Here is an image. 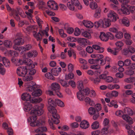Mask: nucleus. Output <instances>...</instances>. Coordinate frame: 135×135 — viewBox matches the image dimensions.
<instances>
[{
    "mask_svg": "<svg viewBox=\"0 0 135 135\" xmlns=\"http://www.w3.org/2000/svg\"><path fill=\"white\" fill-rule=\"evenodd\" d=\"M65 28L66 30L67 33L69 34H71L73 33L74 31V29L71 27H68L67 28L65 27Z\"/></svg>",
    "mask_w": 135,
    "mask_h": 135,
    "instance_id": "e2e57ef3",
    "label": "nucleus"
},
{
    "mask_svg": "<svg viewBox=\"0 0 135 135\" xmlns=\"http://www.w3.org/2000/svg\"><path fill=\"white\" fill-rule=\"evenodd\" d=\"M78 99L80 101H83L84 98V95L81 91H79L77 93Z\"/></svg>",
    "mask_w": 135,
    "mask_h": 135,
    "instance_id": "7c9ffc66",
    "label": "nucleus"
},
{
    "mask_svg": "<svg viewBox=\"0 0 135 135\" xmlns=\"http://www.w3.org/2000/svg\"><path fill=\"white\" fill-rule=\"evenodd\" d=\"M81 33L80 30L78 28H76L75 29L74 34L75 36H78Z\"/></svg>",
    "mask_w": 135,
    "mask_h": 135,
    "instance_id": "69168bd1",
    "label": "nucleus"
},
{
    "mask_svg": "<svg viewBox=\"0 0 135 135\" xmlns=\"http://www.w3.org/2000/svg\"><path fill=\"white\" fill-rule=\"evenodd\" d=\"M122 24L126 27H129L130 25V22L129 19L126 17H124L119 20Z\"/></svg>",
    "mask_w": 135,
    "mask_h": 135,
    "instance_id": "2eb2a0df",
    "label": "nucleus"
},
{
    "mask_svg": "<svg viewBox=\"0 0 135 135\" xmlns=\"http://www.w3.org/2000/svg\"><path fill=\"white\" fill-rule=\"evenodd\" d=\"M111 22L108 18H105L102 20V27L104 28H106L108 27L111 25Z\"/></svg>",
    "mask_w": 135,
    "mask_h": 135,
    "instance_id": "9d476101",
    "label": "nucleus"
},
{
    "mask_svg": "<svg viewBox=\"0 0 135 135\" xmlns=\"http://www.w3.org/2000/svg\"><path fill=\"white\" fill-rule=\"evenodd\" d=\"M132 61L130 59H126L124 61V66H129L131 64Z\"/></svg>",
    "mask_w": 135,
    "mask_h": 135,
    "instance_id": "864d4df0",
    "label": "nucleus"
},
{
    "mask_svg": "<svg viewBox=\"0 0 135 135\" xmlns=\"http://www.w3.org/2000/svg\"><path fill=\"white\" fill-rule=\"evenodd\" d=\"M89 122L86 120H82L80 124V127L84 129H86L89 127Z\"/></svg>",
    "mask_w": 135,
    "mask_h": 135,
    "instance_id": "f8f14e48",
    "label": "nucleus"
},
{
    "mask_svg": "<svg viewBox=\"0 0 135 135\" xmlns=\"http://www.w3.org/2000/svg\"><path fill=\"white\" fill-rule=\"evenodd\" d=\"M40 126V127L35 130V132L36 133H40L41 132H44L46 131L47 129L46 127L44 126Z\"/></svg>",
    "mask_w": 135,
    "mask_h": 135,
    "instance_id": "c756f323",
    "label": "nucleus"
},
{
    "mask_svg": "<svg viewBox=\"0 0 135 135\" xmlns=\"http://www.w3.org/2000/svg\"><path fill=\"white\" fill-rule=\"evenodd\" d=\"M23 40L20 37L16 39L14 41L15 44L17 45H22L23 44Z\"/></svg>",
    "mask_w": 135,
    "mask_h": 135,
    "instance_id": "2f4dec72",
    "label": "nucleus"
},
{
    "mask_svg": "<svg viewBox=\"0 0 135 135\" xmlns=\"http://www.w3.org/2000/svg\"><path fill=\"white\" fill-rule=\"evenodd\" d=\"M121 10L123 13L126 15H129L130 13V11L126 8L122 7Z\"/></svg>",
    "mask_w": 135,
    "mask_h": 135,
    "instance_id": "bf43d9fd",
    "label": "nucleus"
},
{
    "mask_svg": "<svg viewBox=\"0 0 135 135\" xmlns=\"http://www.w3.org/2000/svg\"><path fill=\"white\" fill-rule=\"evenodd\" d=\"M77 42L81 45H85L89 43L88 41L84 38H79L77 40Z\"/></svg>",
    "mask_w": 135,
    "mask_h": 135,
    "instance_id": "dca6fc26",
    "label": "nucleus"
},
{
    "mask_svg": "<svg viewBox=\"0 0 135 135\" xmlns=\"http://www.w3.org/2000/svg\"><path fill=\"white\" fill-rule=\"evenodd\" d=\"M12 62L16 66H18L22 64V61L20 59L12 58L11 60Z\"/></svg>",
    "mask_w": 135,
    "mask_h": 135,
    "instance_id": "6ab92c4d",
    "label": "nucleus"
},
{
    "mask_svg": "<svg viewBox=\"0 0 135 135\" xmlns=\"http://www.w3.org/2000/svg\"><path fill=\"white\" fill-rule=\"evenodd\" d=\"M89 5L90 8L92 9H95L98 7L97 3L94 2H90Z\"/></svg>",
    "mask_w": 135,
    "mask_h": 135,
    "instance_id": "37998d69",
    "label": "nucleus"
},
{
    "mask_svg": "<svg viewBox=\"0 0 135 135\" xmlns=\"http://www.w3.org/2000/svg\"><path fill=\"white\" fill-rule=\"evenodd\" d=\"M108 127H103L101 129L100 133L102 135H107L108 133Z\"/></svg>",
    "mask_w": 135,
    "mask_h": 135,
    "instance_id": "49530a36",
    "label": "nucleus"
},
{
    "mask_svg": "<svg viewBox=\"0 0 135 135\" xmlns=\"http://www.w3.org/2000/svg\"><path fill=\"white\" fill-rule=\"evenodd\" d=\"M24 62L26 64L29 66L31 68H34L35 67V65L33 64V61L30 59H25Z\"/></svg>",
    "mask_w": 135,
    "mask_h": 135,
    "instance_id": "bb28decb",
    "label": "nucleus"
},
{
    "mask_svg": "<svg viewBox=\"0 0 135 135\" xmlns=\"http://www.w3.org/2000/svg\"><path fill=\"white\" fill-rule=\"evenodd\" d=\"M90 68L91 69L97 70H99L100 68V67L99 64H95L91 65Z\"/></svg>",
    "mask_w": 135,
    "mask_h": 135,
    "instance_id": "6e6d98bb",
    "label": "nucleus"
},
{
    "mask_svg": "<svg viewBox=\"0 0 135 135\" xmlns=\"http://www.w3.org/2000/svg\"><path fill=\"white\" fill-rule=\"evenodd\" d=\"M59 32L60 35L62 37H65L67 36L66 34L64 33V30L62 29L59 30Z\"/></svg>",
    "mask_w": 135,
    "mask_h": 135,
    "instance_id": "0e129e2a",
    "label": "nucleus"
},
{
    "mask_svg": "<svg viewBox=\"0 0 135 135\" xmlns=\"http://www.w3.org/2000/svg\"><path fill=\"white\" fill-rule=\"evenodd\" d=\"M123 36V34L122 32L120 31H119L117 32L115 35V37L118 39H122Z\"/></svg>",
    "mask_w": 135,
    "mask_h": 135,
    "instance_id": "09e8293b",
    "label": "nucleus"
},
{
    "mask_svg": "<svg viewBox=\"0 0 135 135\" xmlns=\"http://www.w3.org/2000/svg\"><path fill=\"white\" fill-rule=\"evenodd\" d=\"M61 69L60 67H57L52 69L51 70L52 74L55 76H57L61 71Z\"/></svg>",
    "mask_w": 135,
    "mask_h": 135,
    "instance_id": "4468645a",
    "label": "nucleus"
},
{
    "mask_svg": "<svg viewBox=\"0 0 135 135\" xmlns=\"http://www.w3.org/2000/svg\"><path fill=\"white\" fill-rule=\"evenodd\" d=\"M99 37L100 39L103 41H107L108 40L107 33H105L104 32H101Z\"/></svg>",
    "mask_w": 135,
    "mask_h": 135,
    "instance_id": "412c9836",
    "label": "nucleus"
},
{
    "mask_svg": "<svg viewBox=\"0 0 135 135\" xmlns=\"http://www.w3.org/2000/svg\"><path fill=\"white\" fill-rule=\"evenodd\" d=\"M81 91L83 93H84L85 95H88L89 94L90 91V90L88 88L86 87L84 89H83Z\"/></svg>",
    "mask_w": 135,
    "mask_h": 135,
    "instance_id": "13d9d810",
    "label": "nucleus"
},
{
    "mask_svg": "<svg viewBox=\"0 0 135 135\" xmlns=\"http://www.w3.org/2000/svg\"><path fill=\"white\" fill-rule=\"evenodd\" d=\"M33 35L37 41H40L42 39V35L40 33V32L37 33L36 32L34 31L33 32Z\"/></svg>",
    "mask_w": 135,
    "mask_h": 135,
    "instance_id": "393cba45",
    "label": "nucleus"
},
{
    "mask_svg": "<svg viewBox=\"0 0 135 135\" xmlns=\"http://www.w3.org/2000/svg\"><path fill=\"white\" fill-rule=\"evenodd\" d=\"M71 1L74 5L76 7L79 9L80 10L82 8V6L78 0H71Z\"/></svg>",
    "mask_w": 135,
    "mask_h": 135,
    "instance_id": "a211bd4d",
    "label": "nucleus"
},
{
    "mask_svg": "<svg viewBox=\"0 0 135 135\" xmlns=\"http://www.w3.org/2000/svg\"><path fill=\"white\" fill-rule=\"evenodd\" d=\"M6 72V70L3 68L2 64H0V74L2 75H4Z\"/></svg>",
    "mask_w": 135,
    "mask_h": 135,
    "instance_id": "8fccbe9b",
    "label": "nucleus"
},
{
    "mask_svg": "<svg viewBox=\"0 0 135 135\" xmlns=\"http://www.w3.org/2000/svg\"><path fill=\"white\" fill-rule=\"evenodd\" d=\"M107 35L108 38V40L109 39L110 40H113L114 39V35L110 32H107Z\"/></svg>",
    "mask_w": 135,
    "mask_h": 135,
    "instance_id": "052dcab7",
    "label": "nucleus"
},
{
    "mask_svg": "<svg viewBox=\"0 0 135 135\" xmlns=\"http://www.w3.org/2000/svg\"><path fill=\"white\" fill-rule=\"evenodd\" d=\"M124 81L127 83H132L135 81V77H130L125 78Z\"/></svg>",
    "mask_w": 135,
    "mask_h": 135,
    "instance_id": "cd10ccee",
    "label": "nucleus"
},
{
    "mask_svg": "<svg viewBox=\"0 0 135 135\" xmlns=\"http://www.w3.org/2000/svg\"><path fill=\"white\" fill-rule=\"evenodd\" d=\"M97 64L100 65H103L106 64L105 61L103 59H95Z\"/></svg>",
    "mask_w": 135,
    "mask_h": 135,
    "instance_id": "de8ad7c7",
    "label": "nucleus"
},
{
    "mask_svg": "<svg viewBox=\"0 0 135 135\" xmlns=\"http://www.w3.org/2000/svg\"><path fill=\"white\" fill-rule=\"evenodd\" d=\"M82 22L84 26L88 28H91L94 26V23L90 21L84 20H83Z\"/></svg>",
    "mask_w": 135,
    "mask_h": 135,
    "instance_id": "423d86ee",
    "label": "nucleus"
},
{
    "mask_svg": "<svg viewBox=\"0 0 135 135\" xmlns=\"http://www.w3.org/2000/svg\"><path fill=\"white\" fill-rule=\"evenodd\" d=\"M27 70L26 66H20L17 69L16 73L18 76H22L27 74Z\"/></svg>",
    "mask_w": 135,
    "mask_h": 135,
    "instance_id": "7ed1b4c3",
    "label": "nucleus"
},
{
    "mask_svg": "<svg viewBox=\"0 0 135 135\" xmlns=\"http://www.w3.org/2000/svg\"><path fill=\"white\" fill-rule=\"evenodd\" d=\"M42 93V91L40 89H38L32 92V96H39Z\"/></svg>",
    "mask_w": 135,
    "mask_h": 135,
    "instance_id": "e433bc0d",
    "label": "nucleus"
},
{
    "mask_svg": "<svg viewBox=\"0 0 135 135\" xmlns=\"http://www.w3.org/2000/svg\"><path fill=\"white\" fill-rule=\"evenodd\" d=\"M16 51L10 50H7L4 53V54L6 56H11L12 57H14L16 56Z\"/></svg>",
    "mask_w": 135,
    "mask_h": 135,
    "instance_id": "4be33fe9",
    "label": "nucleus"
},
{
    "mask_svg": "<svg viewBox=\"0 0 135 135\" xmlns=\"http://www.w3.org/2000/svg\"><path fill=\"white\" fill-rule=\"evenodd\" d=\"M48 110L50 112L52 113L53 117H55L56 116L59 115L57 113L56 109L53 107L49 106Z\"/></svg>",
    "mask_w": 135,
    "mask_h": 135,
    "instance_id": "9b49d317",
    "label": "nucleus"
},
{
    "mask_svg": "<svg viewBox=\"0 0 135 135\" xmlns=\"http://www.w3.org/2000/svg\"><path fill=\"white\" fill-rule=\"evenodd\" d=\"M99 126V123L97 121H95L93 122L91 126V128L93 129H98Z\"/></svg>",
    "mask_w": 135,
    "mask_h": 135,
    "instance_id": "79ce46f5",
    "label": "nucleus"
},
{
    "mask_svg": "<svg viewBox=\"0 0 135 135\" xmlns=\"http://www.w3.org/2000/svg\"><path fill=\"white\" fill-rule=\"evenodd\" d=\"M101 9H97L94 15V17L97 18H100L101 15Z\"/></svg>",
    "mask_w": 135,
    "mask_h": 135,
    "instance_id": "a19ab883",
    "label": "nucleus"
},
{
    "mask_svg": "<svg viewBox=\"0 0 135 135\" xmlns=\"http://www.w3.org/2000/svg\"><path fill=\"white\" fill-rule=\"evenodd\" d=\"M42 100V99L41 98H35L31 99L30 102L32 103H38L40 102Z\"/></svg>",
    "mask_w": 135,
    "mask_h": 135,
    "instance_id": "5fc2aeb1",
    "label": "nucleus"
},
{
    "mask_svg": "<svg viewBox=\"0 0 135 135\" xmlns=\"http://www.w3.org/2000/svg\"><path fill=\"white\" fill-rule=\"evenodd\" d=\"M107 16L108 18L113 22H115L119 18L117 13L112 10H110L108 12Z\"/></svg>",
    "mask_w": 135,
    "mask_h": 135,
    "instance_id": "f03ea898",
    "label": "nucleus"
},
{
    "mask_svg": "<svg viewBox=\"0 0 135 135\" xmlns=\"http://www.w3.org/2000/svg\"><path fill=\"white\" fill-rule=\"evenodd\" d=\"M95 108L96 109L97 112L101 110L102 109V107L101 104L99 103H97L96 104L95 106Z\"/></svg>",
    "mask_w": 135,
    "mask_h": 135,
    "instance_id": "680f3d73",
    "label": "nucleus"
},
{
    "mask_svg": "<svg viewBox=\"0 0 135 135\" xmlns=\"http://www.w3.org/2000/svg\"><path fill=\"white\" fill-rule=\"evenodd\" d=\"M59 115L56 116L55 117H53V119L51 118L49 119L48 120L49 123L50 125L51 128L53 129H55V128L53 125V122L55 124H58L60 122L59 120Z\"/></svg>",
    "mask_w": 135,
    "mask_h": 135,
    "instance_id": "39448f33",
    "label": "nucleus"
},
{
    "mask_svg": "<svg viewBox=\"0 0 135 135\" xmlns=\"http://www.w3.org/2000/svg\"><path fill=\"white\" fill-rule=\"evenodd\" d=\"M3 63L5 66L7 68H9L10 66V64L9 60L6 58L3 57Z\"/></svg>",
    "mask_w": 135,
    "mask_h": 135,
    "instance_id": "473e14b6",
    "label": "nucleus"
},
{
    "mask_svg": "<svg viewBox=\"0 0 135 135\" xmlns=\"http://www.w3.org/2000/svg\"><path fill=\"white\" fill-rule=\"evenodd\" d=\"M102 20H100L98 21L95 22L94 24L95 27L96 28H98L100 26L102 27Z\"/></svg>",
    "mask_w": 135,
    "mask_h": 135,
    "instance_id": "a18cd8bd",
    "label": "nucleus"
},
{
    "mask_svg": "<svg viewBox=\"0 0 135 135\" xmlns=\"http://www.w3.org/2000/svg\"><path fill=\"white\" fill-rule=\"evenodd\" d=\"M32 107V105L31 104L26 102L24 104V110L25 112H28L31 109Z\"/></svg>",
    "mask_w": 135,
    "mask_h": 135,
    "instance_id": "aec40b11",
    "label": "nucleus"
},
{
    "mask_svg": "<svg viewBox=\"0 0 135 135\" xmlns=\"http://www.w3.org/2000/svg\"><path fill=\"white\" fill-rule=\"evenodd\" d=\"M84 100L86 103L88 104L90 106H93L95 104V103L93 100L89 97H86Z\"/></svg>",
    "mask_w": 135,
    "mask_h": 135,
    "instance_id": "a878e982",
    "label": "nucleus"
},
{
    "mask_svg": "<svg viewBox=\"0 0 135 135\" xmlns=\"http://www.w3.org/2000/svg\"><path fill=\"white\" fill-rule=\"evenodd\" d=\"M82 34L83 36L85 37L88 38H91L90 34L88 31H84L82 32Z\"/></svg>",
    "mask_w": 135,
    "mask_h": 135,
    "instance_id": "c03bdc74",
    "label": "nucleus"
},
{
    "mask_svg": "<svg viewBox=\"0 0 135 135\" xmlns=\"http://www.w3.org/2000/svg\"><path fill=\"white\" fill-rule=\"evenodd\" d=\"M115 45L118 48H120L123 46L124 44L122 41H118L115 43Z\"/></svg>",
    "mask_w": 135,
    "mask_h": 135,
    "instance_id": "3c124183",
    "label": "nucleus"
},
{
    "mask_svg": "<svg viewBox=\"0 0 135 135\" xmlns=\"http://www.w3.org/2000/svg\"><path fill=\"white\" fill-rule=\"evenodd\" d=\"M31 95L27 93H23L21 95L22 99L25 101H30V102L31 99Z\"/></svg>",
    "mask_w": 135,
    "mask_h": 135,
    "instance_id": "1a4fd4ad",
    "label": "nucleus"
},
{
    "mask_svg": "<svg viewBox=\"0 0 135 135\" xmlns=\"http://www.w3.org/2000/svg\"><path fill=\"white\" fill-rule=\"evenodd\" d=\"M37 52L36 50H33L31 51H30L27 54V56L30 57H35L37 55Z\"/></svg>",
    "mask_w": 135,
    "mask_h": 135,
    "instance_id": "b1692460",
    "label": "nucleus"
},
{
    "mask_svg": "<svg viewBox=\"0 0 135 135\" xmlns=\"http://www.w3.org/2000/svg\"><path fill=\"white\" fill-rule=\"evenodd\" d=\"M48 103L50 105L49 106L53 107L55 104L54 101L51 98H50L48 99Z\"/></svg>",
    "mask_w": 135,
    "mask_h": 135,
    "instance_id": "774afa93",
    "label": "nucleus"
},
{
    "mask_svg": "<svg viewBox=\"0 0 135 135\" xmlns=\"http://www.w3.org/2000/svg\"><path fill=\"white\" fill-rule=\"evenodd\" d=\"M4 45L7 48H10L12 46L13 43L9 40H5L3 41Z\"/></svg>",
    "mask_w": 135,
    "mask_h": 135,
    "instance_id": "5701e85b",
    "label": "nucleus"
},
{
    "mask_svg": "<svg viewBox=\"0 0 135 135\" xmlns=\"http://www.w3.org/2000/svg\"><path fill=\"white\" fill-rule=\"evenodd\" d=\"M51 89L55 92L58 90H59L60 89L59 85L56 83H52L51 85Z\"/></svg>",
    "mask_w": 135,
    "mask_h": 135,
    "instance_id": "f3484780",
    "label": "nucleus"
},
{
    "mask_svg": "<svg viewBox=\"0 0 135 135\" xmlns=\"http://www.w3.org/2000/svg\"><path fill=\"white\" fill-rule=\"evenodd\" d=\"M101 46V44L100 43H99L98 45H93L92 47L94 49L98 50L99 53H102L104 52V50L103 48L100 47Z\"/></svg>",
    "mask_w": 135,
    "mask_h": 135,
    "instance_id": "6e6552de",
    "label": "nucleus"
},
{
    "mask_svg": "<svg viewBox=\"0 0 135 135\" xmlns=\"http://www.w3.org/2000/svg\"><path fill=\"white\" fill-rule=\"evenodd\" d=\"M22 79L23 81H30L32 80L33 79L32 77L30 75H28L27 74L23 76Z\"/></svg>",
    "mask_w": 135,
    "mask_h": 135,
    "instance_id": "f704fd0d",
    "label": "nucleus"
},
{
    "mask_svg": "<svg viewBox=\"0 0 135 135\" xmlns=\"http://www.w3.org/2000/svg\"><path fill=\"white\" fill-rule=\"evenodd\" d=\"M13 13L14 14L13 17L16 20L18 21L20 20V17L16 10H14Z\"/></svg>",
    "mask_w": 135,
    "mask_h": 135,
    "instance_id": "603ef678",
    "label": "nucleus"
},
{
    "mask_svg": "<svg viewBox=\"0 0 135 135\" xmlns=\"http://www.w3.org/2000/svg\"><path fill=\"white\" fill-rule=\"evenodd\" d=\"M118 92L116 91H112L111 92L108 93L107 94V95L110 98L113 97H116L118 96Z\"/></svg>",
    "mask_w": 135,
    "mask_h": 135,
    "instance_id": "4c0bfd02",
    "label": "nucleus"
},
{
    "mask_svg": "<svg viewBox=\"0 0 135 135\" xmlns=\"http://www.w3.org/2000/svg\"><path fill=\"white\" fill-rule=\"evenodd\" d=\"M122 118L123 119L128 122L130 124H132L133 123L132 119L127 114H124L122 115Z\"/></svg>",
    "mask_w": 135,
    "mask_h": 135,
    "instance_id": "ddd939ff",
    "label": "nucleus"
},
{
    "mask_svg": "<svg viewBox=\"0 0 135 135\" xmlns=\"http://www.w3.org/2000/svg\"><path fill=\"white\" fill-rule=\"evenodd\" d=\"M55 102L57 105L60 107L62 108L65 107V104L61 100L56 99H55Z\"/></svg>",
    "mask_w": 135,
    "mask_h": 135,
    "instance_id": "58836bf2",
    "label": "nucleus"
},
{
    "mask_svg": "<svg viewBox=\"0 0 135 135\" xmlns=\"http://www.w3.org/2000/svg\"><path fill=\"white\" fill-rule=\"evenodd\" d=\"M44 107L43 104L39 106L36 105L34 106L33 109L31 110L30 114L32 116H30L28 119V122H30L31 126L32 127H39L43 126L45 124V121L44 120L39 119L37 120V117L36 115H41L43 113L42 109Z\"/></svg>",
    "mask_w": 135,
    "mask_h": 135,
    "instance_id": "f257e3e1",
    "label": "nucleus"
},
{
    "mask_svg": "<svg viewBox=\"0 0 135 135\" xmlns=\"http://www.w3.org/2000/svg\"><path fill=\"white\" fill-rule=\"evenodd\" d=\"M88 112L89 114L91 115H93L97 112L95 109L93 107H90L88 108Z\"/></svg>",
    "mask_w": 135,
    "mask_h": 135,
    "instance_id": "72a5a7b5",
    "label": "nucleus"
},
{
    "mask_svg": "<svg viewBox=\"0 0 135 135\" xmlns=\"http://www.w3.org/2000/svg\"><path fill=\"white\" fill-rule=\"evenodd\" d=\"M35 88L33 85L28 86H27L26 88V90L29 92H32L33 91L35 90Z\"/></svg>",
    "mask_w": 135,
    "mask_h": 135,
    "instance_id": "4d7b16f0",
    "label": "nucleus"
},
{
    "mask_svg": "<svg viewBox=\"0 0 135 135\" xmlns=\"http://www.w3.org/2000/svg\"><path fill=\"white\" fill-rule=\"evenodd\" d=\"M77 88L79 91H82L84 88L83 81L82 80H79L77 82Z\"/></svg>",
    "mask_w": 135,
    "mask_h": 135,
    "instance_id": "c9c22d12",
    "label": "nucleus"
},
{
    "mask_svg": "<svg viewBox=\"0 0 135 135\" xmlns=\"http://www.w3.org/2000/svg\"><path fill=\"white\" fill-rule=\"evenodd\" d=\"M32 48V46L31 45L27 44L23 46H21V47L19 48V50H21V53L23 54L25 52L30 50Z\"/></svg>",
    "mask_w": 135,
    "mask_h": 135,
    "instance_id": "0eeeda50",
    "label": "nucleus"
},
{
    "mask_svg": "<svg viewBox=\"0 0 135 135\" xmlns=\"http://www.w3.org/2000/svg\"><path fill=\"white\" fill-rule=\"evenodd\" d=\"M47 5L49 9L56 10L58 8V5L54 1L50 0L47 2Z\"/></svg>",
    "mask_w": 135,
    "mask_h": 135,
    "instance_id": "20e7f679",
    "label": "nucleus"
},
{
    "mask_svg": "<svg viewBox=\"0 0 135 135\" xmlns=\"http://www.w3.org/2000/svg\"><path fill=\"white\" fill-rule=\"evenodd\" d=\"M123 112L124 113L130 115H132L133 114V112L130 108L126 107L124 108Z\"/></svg>",
    "mask_w": 135,
    "mask_h": 135,
    "instance_id": "c85d7f7f",
    "label": "nucleus"
},
{
    "mask_svg": "<svg viewBox=\"0 0 135 135\" xmlns=\"http://www.w3.org/2000/svg\"><path fill=\"white\" fill-rule=\"evenodd\" d=\"M74 78V74L72 73H70L66 75L65 79L66 80L73 79Z\"/></svg>",
    "mask_w": 135,
    "mask_h": 135,
    "instance_id": "338daca9",
    "label": "nucleus"
},
{
    "mask_svg": "<svg viewBox=\"0 0 135 135\" xmlns=\"http://www.w3.org/2000/svg\"><path fill=\"white\" fill-rule=\"evenodd\" d=\"M67 5L69 9L70 10L73 11L75 10V7L74 6L71 1L67 2Z\"/></svg>",
    "mask_w": 135,
    "mask_h": 135,
    "instance_id": "ea45409f",
    "label": "nucleus"
}]
</instances>
